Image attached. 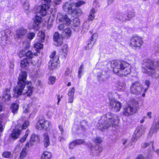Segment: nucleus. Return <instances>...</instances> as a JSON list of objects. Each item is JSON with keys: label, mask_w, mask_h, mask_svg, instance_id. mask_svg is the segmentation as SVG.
I'll return each mask as SVG.
<instances>
[{"label": "nucleus", "mask_w": 159, "mask_h": 159, "mask_svg": "<svg viewBox=\"0 0 159 159\" xmlns=\"http://www.w3.org/2000/svg\"><path fill=\"white\" fill-rule=\"evenodd\" d=\"M53 39L55 42L54 44L56 46L59 47L62 45L63 43L62 38L57 32H55L54 34Z\"/></svg>", "instance_id": "nucleus-13"}, {"label": "nucleus", "mask_w": 159, "mask_h": 159, "mask_svg": "<svg viewBox=\"0 0 159 159\" xmlns=\"http://www.w3.org/2000/svg\"><path fill=\"white\" fill-rule=\"evenodd\" d=\"M27 154L26 149V148H23L20 154V159H24Z\"/></svg>", "instance_id": "nucleus-31"}, {"label": "nucleus", "mask_w": 159, "mask_h": 159, "mask_svg": "<svg viewBox=\"0 0 159 159\" xmlns=\"http://www.w3.org/2000/svg\"><path fill=\"white\" fill-rule=\"evenodd\" d=\"M149 145V144L148 143H145L143 144L142 145V147L143 148H146Z\"/></svg>", "instance_id": "nucleus-62"}, {"label": "nucleus", "mask_w": 159, "mask_h": 159, "mask_svg": "<svg viewBox=\"0 0 159 159\" xmlns=\"http://www.w3.org/2000/svg\"><path fill=\"white\" fill-rule=\"evenodd\" d=\"M75 92V89L74 87H72L68 90V96H74Z\"/></svg>", "instance_id": "nucleus-41"}, {"label": "nucleus", "mask_w": 159, "mask_h": 159, "mask_svg": "<svg viewBox=\"0 0 159 159\" xmlns=\"http://www.w3.org/2000/svg\"><path fill=\"white\" fill-rule=\"evenodd\" d=\"M43 44L38 42L34 44V47L35 48V50L38 52H40V50L43 48Z\"/></svg>", "instance_id": "nucleus-30"}, {"label": "nucleus", "mask_w": 159, "mask_h": 159, "mask_svg": "<svg viewBox=\"0 0 159 159\" xmlns=\"http://www.w3.org/2000/svg\"><path fill=\"white\" fill-rule=\"evenodd\" d=\"M56 54V52L54 51L50 55L51 59L48 63V66L51 70H53L59 66L58 57L55 56Z\"/></svg>", "instance_id": "nucleus-7"}, {"label": "nucleus", "mask_w": 159, "mask_h": 159, "mask_svg": "<svg viewBox=\"0 0 159 159\" xmlns=\"http://www.w3.org/2000/svg\"><path fill=\"white\" fill-rule=\"evenodd\" d=\"M75 6L74 3H69L68 2L65 3L63 6L62 7L63 10L66 11L68 12L69 14L78 13V11H80L81 13V11L80 10H75L73 8Z\"/></svg>", "instance_id": "nucleus-8"}, {"label": "nucleus", "mask_w": 159, "mask_h": 159, "mask_svg": "<svg viewBox=\"0 0 159 159\" xmlns=\"http://www.w3.org/2000/svg\"><path fill=\"white\" fill-rule=\"evenodd\" d=\"M27 76V73L25 71L21 72L19 74L17 85L13 89L17 94H14V97L17 98L22 95L29 97L32 95L34 88L30 81H26Z\"/></svg>", "instance_id": "nucleus-1"}, {"label": "nucleus", "mask_w": 159, "mask_h": 159, "mask_svg": "<svg viewBox=\"0 0 159 159\" xmlns=\"http://www.w3.org/2000/svg\"><path fill=\"white\" fill-rule=\"evenodd\" d=\"M95 12V10L93 8L90 11L89 14L88 18V20L89 21H92L93 20L95 17L94 14Z\"/></svg>", "instance_id": "nucleus-28"}, {"label": "nucleus", "mask_w": 159, "mask_h": 159, "mask_svg": "<svg viewBox=\"0 0 159 159\" xmlns=\"http://www.w3.org/2000/svg\"><path fill=\"white\" fill-rule=\"evenodd\" d=\"M19 125H17L13 132L12 133L11 136L12 139H16L20 135V130L18 128Z\"/></svg>", "instance_id": "nucleus-20"}, {"label": "nucleus", "mask_w": 159, "mask_h": 159, "mask_svg": "<svg viewBox=\"0 0 159 159\" xmlns=\"http://www.w3.org/2000/svg\"><path fill=\"white\" fill-rule=\"evenodd\" d=\"M126 15V17L127 18H128L129 20L135 16V12L134 11H132L131 12L129 11Z\"/></svg>", "instance_id": "nucleus-35"}, {"label": "nucleus", "mask_w": 159, "mask_h": 159, "mask_svg": "<svg viewBox=\"0 0 159 159\" xmlns=\"http://www.w3.org/2000/svg\"><path fill=\"white\" fill-rule=\"evenodd\" d=\"M88 146L92 150H93V149L95 148L94 146H93L91 144H89Z\"/></svg>", "instance_id": "nucleus-63"}, {"label": "nucleus", "mask_w": 159, "mask_h": 159, "mask_svg": "<svg viewBox=\"0 0 159 159\" xmlns=\"http://www.w3.org/2000/svg\"><path fill=\"white\" fill-rule=\"evenodd\" d=\"M93 44L91 43H89L85 47L86 50H89L92 48Z\"/></svg>", "instance_id": "nucleus-51"}, {"label": "nucleus", "mask_w": 159, "mask_h": 159, "mask_svg": "<svg viewBox=\"0 0 159 159\" xmlns=\"http://www.w3.org/2000/svg\"><path fill=\"white\" fill-rule=\"evenodd\" d=\"M31 63V64H33L34 66H35L38 63V61H35L33 60L32 61Z\"/></svg>", "instance_id": "nucleus-61"}, {"label": "nucleus", "mask_w": 159, "mask_h": 159, "mask_svg": "<svg viewBox=\"0 0 159 159\" xmlns=\"http://www.w3.org/2000/svg\"><path fill=\"white\" fill-rule=\"evenodd\" d=\"M51 126V124L49 121L44 119H41L37 123L36 128L39 130L42 129H49Z\"/></svg>", "instance_id": "nucleus-9"}, {"label": "nucleus", "mask_w": 159, "mask_h": 159, "mask_svg": "<svg viewBox=\"0 0 159 159\" xmlns=\"http://www.w3.org/2000/svg\"><path fill=\"white\" fill-rule=\"evenodd\" d=\"M133 104L134 106H137L138 104V102L136 100L134 99H133L132 101Z\"/></svg>", "instance_id": "nucleus-57"}, {"label": "nucleus", "mask_w": 159, "mask_h": 159, "mask_svg": "<svg viewBox=\"0 0 159 159\" xmlns=\"http://www.w3.org/2000/svg\"><path fill=\"white\" fill-rule=\"evenodd\" d=\"M119 121L118 116L109 112L103 115L99 121V129L103 130L110 127H113Z\"/></svg>", "instance_id": "nucleus-3"}, {"label": "nucleus", "mask_w": 159, "mask_h": 159, "mask_svg": "<svg viewBox=\"0 0 159 159\" xmlns=\"http://www.w3.org/2000/svg\"><path fill=\"white\" fill-rule=\"evenodd\" d=\"M98 37V34L96 33H94L93 34L91 37L90 40L91 41H93L96 40Z\"/></svg>", "instance_id": "nucleus-49"}, {"label": "nucleus", "mask_w": 159, "mask_h": 159, "mask_svg": "<svg viewBox=\"0 0 159 159\" xmlns=\"http://www.w3.org/2000/svg\"><path fill=\"white\" fill-rule=\"evenodd\" d=\"M159 129V121H158L153 124L150 130L149 134L150 136L156 133Z\"/></svg>", "instance_id": "nucleus-18"}, {"label": "nucleus", "mask_w": 159, "mask_h": 159, "mask_svg": "<svg viewBox=\"0 0 159 159\" xmlns=\"http://www.w3.org/2000/svg\"><path fill=\"white\" fill-rule=\"evenodd\" d=\"M56 80V79L55 77L51 76L49 78L48 83L49 84H53L55 82Z\"/></svg>", "instance_id": "nucleus-37"}, {"label": "nucleus", "mask_w": 159, "mask_h": 159, "mask_svg": "<svg viewBox=\"0 0 159 159\" xmlns=\"http://www.w3.org/2000/svg\"><path fill=\"white\" fill-rule=\"evenodd\" d=\"M33 55L34 56H37V54L36 53H34L33 54V52L30 51H28L25 54L26 56L28 59L32 58Z\"/></svg>", "instance_id": "nucleus-33"}, {"label": "nucleus", "mask_w": 159, "mask_h": 159, "mask_svg": "<svg viewBox=\"0 0 159 159\" xmlns=\"http://www.w3.org/2000/svg\"><path fill=\"white\" fill-rule=\"evenodd\" d=\"M11 155V153L9 152H5L2 154V156L5 158H8Z\"/></svg>", "instance_id": "nucleus-43"}, {"label": "nucleus", "mask_w": 159, "mask_h": 159, "mask_svg": "<svg viewBox=\"0 0 159 159\" xmlns=\"http://www.w3.org/2000/svg\"><path fill=\"white\" fill-rule=\"evenodd\" d=\"M40 24L38 22H36L35 21L33 24V28L35 29H37Z\"/></svg>", "instance_id": "nucleus-53"}, {"label": "nucleus", "mask_w": 159, "mask_h": 159, "mask_svg": "<svg viewBox=\"0 0 159 159\" xmlns=\"http://www.w3.org/2000/svg\"><path fill=\"white\" fill-rule=\"evenodd\" d=\"M85 4V2L83 1H79L75 4V5L76 7H79L81 6L82 5H84Z\"/></svg>", "instance_id": "nucleus-40"}, {"label": "nucleus", "mask_w": 159, "mask_h": 159, "mask_svg": "<svg viewBox=\"0 0 159 159\" xmlns=\"http://www.w3.org/2000/svg\"><path fill=\"white\" fill-rule=\"evenodd\" d=\"M59 129L61 131V134H62L64 132V130L62 126L61 125H59Z\"/></svg>", "instance_id": "nucleus-58"}, {"label": "nucleus", "mask_w": 159, "mask_h": 159, "mask_svg": "<svg viewBox=\"0 0 159 159\" xmlns=\"http://www.w3.org/2000/svg\"><path fill=\"white\" fill-rule=\"evenodd\" d=\"M11 108L12 113L13 114L16 113L18 110L19 105L16 103H13L11 105Z\"/></svg>", "instance_id": "nucleus-29"}, {"label": "nucleus", "mask_w": 159, "mask_h": 159, "mask_svg": "<svg viewBox=\"0 0 159 159\" xmlns=\"http://www.w3.org/2000/svg\"><path fill=\"white\" fill-rule=\"evenodd\" d=\"M144 131V127H139L136 129L132 138L134 141H136L143 134Z\"/></svg>", "instance_id": "nucleus-12"}, {"label": "nucleus", "mask_w": 159, "mask_h": 159, "mask_svg": "<svg viewBox=\"0 0 159 159\" xmlns=\"http://www.w3.org/2000/svg\"><path fill=\"white\" fill-rule=\"evenodd\" d=\"M69 98L68 99V101L69 103L73 102L74 99V96H69Z\"/></svg>", "instance_id": "nucleus-56"}, {"label": "nucleus", "mask_w": 159, "mask_h": 159, "mask_svg": "<svg viewBox=\"0 0 159 159\" xmlns=\"http://www.w3.org/2000/svg\"><path fill=\"white\" fill-rule=\"evenodd\" d=\"M29 122L27 121H25L21 126L20 124L18 125H19L18 128L20 129V130L25 129L29 126Z\"/></svg>", "instance_id": "nucleus-34"}, {"label": "nucleus", "mask_w": 159, "mask_h": 159, "mask_svg": "<svg viewBox=\"0 0 159 159\" xmlns=\"http://www.w3.org/2000/svg\"><path fill=\"white\" fill-rule=\"evenodd\" d=\"M57 21L60 22H66V24L68 25L70 23V20L68 18L66 15H64L61 14L60 13L58 14L57 18Z\"/></svg>", "instance_id": "nucleus-15"}, {"label": "nucleus", "mask_w": 159, "mask_h": 159, "mask_svg": "<svg viewBox=\"0 0 159 159\" xmlns=\"http://www.w3.org/2000/svg\"><path fill=\"white\" fill-rule=\"evenodd\" d=\"M68 50V46L65 44L62 47L61 51H62V55L63 56H65L67 54Z\"/></svg>", "instance_id": "nucleus-32"}, {"label": "nucleus", "mask_w": 159, "mask_h": 159, "mask_svg": "<svg viewBox=\"0 0 159 159\" xmlns=\"http://www.w3.org/2000/svg\"><path fill=\"white\" fill-rule=\"evenodd\" d=\"M10 90V88H7L4 91L3 98L5 99V100H8L11 98Z\"/></svg>", "instance_id": "nucleus-22"}, {"label": "nucleus", "mask_w": 159, "mask_h": 159, "mask_svg": "<svg viewBox=\"0 0 159 159\" xmlns=\"http://www.w3.org/2000/svg\"><path fill=\"white\" fill-rule=\"evenodd\" d=\"M70 69L67 68L65 71V75L66 76H69L70 75Z\"/></svg>", "instance_id": "nucleus-54"}, {"label": "nucleus", "mask_w": 159, "mask_h": 159, "mask_svg": "<svg viewBox=\"0 0 159 159\" xmlns=\"http://www.w3.org/2000/svg\"><path fill=\"white\" fill-rule=\"evenodd\" d=\"M136 159H144L143 155H140L138 156Z\"/></svg>", "instance_id": "nucleus-64"}, {"label": "nucleus", "mask_w": 159, "mask_h": 159, "mask_svg": "<svg viewBox=\"0 0 159 159\" xmlns=\"http://www.w3.org/2000/svg\"><path fill=\"white\" fill-rule=\"evenodd\" d=\"M29 64V62L27 58H24L21 60L20 63V66L23 68L27 66Z\"/></svg>", "instance_id": "nucleus-27"}, {"label": "nucleus", "mask_w": 159, "mask_h": 159, "mask_svg": "<svg viewBox=\"0 0 159 159\" xmlns=\"http://www.w3.org/2000/svg\"><path fill=\"white\" fill-rule=\"evenodd\" d=\"M34 21L40 24L42 21V19L40 16H37L35 17Z\"/></svg>", "instance_id": "nucleus-47"}, {"label": "nucleus", "mask_w": 159, "mask_h": 159, "mask_svg": "<svg viewBox=\"0 0 159 159\" xmlns=\"http://www.w3.org/2000/svg\"><path fill=\"white\" fill-rule=\"evenodd\" d=\"M58 29L60 30H61L64 28V25L63 24H61L58 26Z\"/></svg>", "instance_id": "nucleus-60"}, {"label": "nucleus", "mask_w": 159, "mask_h": 159, "mask_svg": "<svg viewBox=\"0 0 159 159\" xmlns=\"http://www.w3.org/2000/svg\"><path fill=\"white\" fill-rule=\"evenodd\" d=\"M145 85L147 86V87H145V88L144 87V89H146V91H147V90H148V89L150 85V83L149 80H145Z\"/></svg>", "instance_id": "nucleus-48"}, {"label": "nucleus", "mask_w": 159, "mask_h": 159, "mask_svg": "<svg viewBox=\"0 0 159 159\" xmlns=\"http://www.w3.org/2000/svg\"><path fill=\"white\" fill-rule=\"evenodd\" d=\"M30 131L29 130H27L25 132V135L20 139V142L21 143L24 142L26 140L27 136L29 134Z\"/></svg>", "instance_id": "nucleus-36"}, {"label": "nucleus", "mask_w": 159, "mask_h": 159, "mask_svg": "<svg viewBox=\"0 0 159 159\" xmlns=\"http://www.w3.org/2000/svg\"><path fill=\"white\" fill-rule=\"evenodd\" d=\"M34 142L31 141L30 139L29 141L25 145V147L27 148H29L32 147L34 144Z\"/></svg>", "instance_id": "nucleus-45"}, {"label": "nucleus", "mask_w": 159, "mask_h": 159, "mask_svg": "<svg viewBox=\"0 0 159 159\" xmlns=\"http://www.w3.org/2000/svg\"><path fill=\"white\" fill-rule=\"evenodd\" d=\"M25 52L22 50L19 52L18 55L21 58L25 55Z\"/></svg>", "instance_id": "nucleus-50"}, {"label": "nucleus", "mask_w": 159, "mask_h": 159, "mask_svg": "<svg viewBox=\"0 0 159 159\" xmlns=\"http://www.w3.org/2000/svg\"><path fill=\"white\" fill-rule=\"evenodd\" d=\"M142 71L153 78L158 79L159 78V61H152L149 59H144Z\"/></svg>", "instance_id": "nucleus-2"}, {"label": "nucleus", "mask_w": 159, "mask_h": 159, "mask_svg": "<svg viewBox=\"0 0 159 159\" xmlns=\"http://www.w3.org/2000/svg\"><path fill=\"white\" fill-rule=\"evenodd\" d=\"M111 66L113 68V72L120 76L126 75L131 71L130 64L125 61H113L111 62Z\"/></svg>", "instance_id": "nucleus-4"}, {"label": "nucleus", "mask_w": 159, "mask_h": 159, "mask_svg": "<svg viewBox=\"0 0 159 159\" xmlns=\"http://www.w3.org/2000/svg\"><path fill=\"white\" fill-rule=\"evenodd\" d=\"M147 89H144L143 86L138 81L133 82L131 85L130 92L133 94L138 95L143 92H146Z\"/></svg>", "instance_id": "nucleus-5"}, {"label": "nucleus", "mask_w": 159, "mask_h": 159, "mask_svg": "<svg viewBox=\"0 0 159 159\" xmlns=\"http://www.w3.org/2000/svg\"><path fill=\"white\" fill-rule=\"evenodd\" d=\"M35 34L34 32H31L29 33L27 36V38L31 40L34 38Z\"/></svg>", "instance_id": "nucleus-39"}, {"label": "nucleus", "mask_w": 159, "mask_h": 159, "mask_svg": "<svg viewBox=\"0 0 159 159\" xmlns=\"http://www.w3.org/2000/svg\"><path fill=\"white\" fill-rule=\"evenodd\" d=\"M52 157V153L49 152H44L41 157V159H51Z\"/></svg>", "instance_id": "nucleus-26"}, {"label": "nucleus", "mask_w": 159, "mask_h": 159, "mask_svg": "<svg viewBox=\"0 0 159 159\" xmlns=\"http://www.w3.org/2000/svg\"><path fill=\"white\" fill-rule=\"evenodd\" d=\"M98 77L100 81L104 82L107 79V78L105 75L101 73L98 75Z\"/></svg>", "instance_id": "nucleus-38"}, {"label": "nucleus", "mask_w": 159, "mask_h": 159, "mask_svg": "<svg viewBox=\"0 0 159 159\" xmlns=\"http://www.w3.org/2000/svg\"><path fill=\"white\" fill-rule=\"evenodd\" d=\"M126 15L122 13H117L114 16L115 18L121 21L124 22L128 20V18L126 17Z\"/></svg>", "instance_id": "nucleus-17"}, {"label": "nucleus", "mask_w": 159, "mask_h": 159, "mask_svg": "<svg viewBox=\"0 0 159 159\" xmlns=\"http://www.w3.org/2000/svg\"><path fill=\"white\" fill-rule=\"evenodd\" d=\"M76 144H80L84 143V141L83 140H77L75 141Z\"/></svg>", "instance_id": "nucleus-55"}, {"label": "nucleus", "mask_w": 159, "mask_h": 159, "mask_svg": "<svg viewBox=\"0 0 159 159\" xmlns=\"http://www.w3.org/2000/svg\"><path fill=\"white\" fill-rule=\"evenodd\" d=\"M76 145H77V144L76 143H75V141H74L70 144L69 145V148L71 149H73V148Z\"/></svg>", "instance_id": "nucleus-52"}, {"label": "nucleus", "mask_w": 159, "mask_h": 159, "mask_svg": "<svg viewBox=\"0 0 159 159\" xmlns=\"http://www.w3.org/2000/svg\"><path fill=\"white\" fill-rule=\"evenodd\" d=\"M49 6L48 4H45L43 5L39 11V13L42 16H44L46 13V11L49 8Z\"/></svg>", "instance_id": "nucleus-21"}, {"label": "nucleus", "mask_w": 159, "mask_h": 159, "mask_svg": "<svg viewBox=\"0 0 159 159\" xmlns=\"http://www.w3.org/2000/svg\"><path fill=\"white\" fill-rule=\"evenodd\" d=\"M36 139H38V136L35 134H33L30 137V140L34 142Z\"/></svg>", "instance_id": "nucleus-46"}, {"label": "nucleus", "mask_w": 159, "mask_h": 159, "mask_svg": "<svg viewBox=\"0 0 159 159\" xmlns=\"http://www.w3.org/2000/svg\"><path fill=\"white\" fill-rule=\"evenodd\" d=\"M38 36L39 41L41 43L44 42L45 37L44 31H39L38 33Z\"/></svg>", "instance_id": "nucleus-24"}, {"label": "nucleus", "mask_w": 159, "mask_h": 159, "mask_svg": "<svg viewBox=\"0 0 159 159\" xmlns=\"http://www.w3.org/2000/svg\"><path fill=\"white\" fill-rule=\"evenodd\" d=\"M109 106L116 112H118L121 108V104L115 100L109 99Z\"/></svg>", "instance_id": "nucleus-10"}, {"label": "nucleus", "mask_w": 159, "mask_h": 159, "mask_svg": "<svg viewBox=\"0 0 159 159\" xmlns=\"http://www.w3.org/2000/svg\"><path fill=\"white\" fill-rule=\"evenodd\" d=\"M28 30L23 27L17 29L14 35L15 38L17 39H20L25 35L27 33Z\"/></svg>", "instance_id": "nucleus-11"}, {"label": "nucleus", "mask_w": 159, "mask_h": 159, "mask_svg": "<svg viewBox=\"0 0 159 159\" xmlns=\"http://www.w3.org/2000/svg\"><path fill=\"white\" fill-rule=\"evenodd\" d=\"M71 30L69 28H67L65 29L63 31V35L66 38H68L71 35Z\"/></svg>", "instance_id": "nucleus-23"}, {"label": "nucleus", "mask_w": 159, "mask_h": 159, "mask_svg": "<svg viewBox=\"0 0 159 159\" xmlns=\"http://www.w3.org/2000/svg\"><path fill=\"white\" fill-rule=\"evenodd\" d=\"M143 44V41L142 38L138 36H133L130 39L129 45L132 48L139 49Z\"/></svg>", "instance_id": "nucleus-6"}, {"label": "nucleus", "mask_w": 159, "mask_h": 159, "mask_svg": "<svg viewBox=\"0 0 159 159\" xmlns=\"http://www.w3.org/2000/svg\"><path fill=\"white\" fill-rule=\"evenodd\" d=\"M134 113L133 108L131 106H128L123 108L122 114L124 116H129Z\"/></svg>", "instance_id": "nucleus-14"}, {"label": "nucleus", "mask_w": 159, "mask_h": 159, "mask_svg": "<svg viewBox=\"0 0 159 159\" xmlns=\"http://www.w3.org/2000/svg\"><path fill=\"white\" fill-rule=\"evenodd\" d=\"M117 89L120 91H124L126 88V83L123 81H118L116 84Z\"/></svg>", "instance_id": "nucleus-16"}, {"label": "nucleus", "mask_w": 159, "mask_h": 159, "mask_svg": "<svg viewBox=\"0 0 159 159\" xmlns=\"http://www.w3.org/2000/svg\"><path fill=\"white\" fill-rule=\"evenodd\" d=\"M84 69V65L83 64H81L80 66L78 72V76L79 78H80L82 72L83 70Z\"/></svg>", "instance_id": "nucleus-44"}, {"label": "nucleus", "mask_w": 159, "mask_h": 159, "mask_svg": "<svg viewBox=\"0 0 159 159\" xmlns=\"http://www.w3.org/2000/svg\"><path fill=\"white\" fill-rule=\"evenodd\" d=\"M43 142L45 148H47L50 144L49 137L47 133L43 134Z\"/></svg>", "instance_id": "nucleus-19"}, {"label": "nucleus", "mask_w": 159, "mask_h": 159, "mask_svg": "<svg viewBox=\"0 0 159 159\" xmlns=\"http://www.w3.org/2000/svg\"><path fill=\"white\" fill-rule=\"evenodd\" d=\"M102 139L99 137H96L93 139V142L96 143H100L102 142Z\"/></svg>", "instance_id": "nucleus-42"}, {"label": "nucleus", "mask_w": 159, "mask_h": 159, "mask_svg": "<svg viewBox=\"0 0 159 159\" xmlns=\"http://www.w3.org/2000/svg\"><path fill=\"white\" fill-rule=\"evenodd\" d=\"M152 113L151 112H148L147 114V115L149 118L151 119L152 117Z\"/></svg>", "instance_id": "nucleus-59"}, {"label": "nucleus", "mask_w": 159, "mask_h": 159, "mask_svg": "<svg viewBox=\"0 0 159 159\" xmlns=\"http://www.w3.org/2000/svg\"><path fill=\"white\" fill-rule=\"evenodd\" d=\"M10 33V30L7 29L4 31L1 32V34L2 35V40H7V38L8 37V35Z\"/></svg>", "instance_id": "nucleus-25"}]
</instances>
